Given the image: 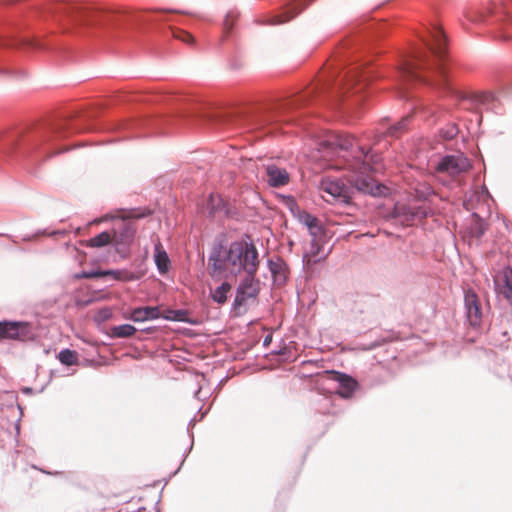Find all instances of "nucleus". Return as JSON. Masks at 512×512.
Listing matches in <instances>:
<instances>
[{"label":"nucleus","mask_w":512,"mask_h":512,"mask_svg":"<svg viewBox=\"0 0 512 512\" xmlns=\"http://www.w3.org/2000/svg\"><path fill=\"white\" fill-rule=\"evenodd\" d=\"M195 423H196V418L194 417L188 423V427H187L188 432H190V429H192L194 427Z\"/></svg>","instance_id":"nucleus-41"},{"label":"nucleus","mask_w":512,"mask_h":512,"mask_svg":"<svg viewBox=\"0 0 512 512\" xmlns=\"http://www.w3.org/2000/svg\"><path fill=\"white\" fill-rule=\"evenodd\" d=\"M462 100L469 101L475 108H484L495 114H502L503 108L500 100L490 91H478L470 93H458Z\"/></svg>","instance_id":"nucleus-10"},{"label":"nucleus","mask_w":512,"mask_h":512,"mask_svg":"<svg viewBox=\"0 0 512 512\" xmlns=\"http://www.w3.org/2000/svg\"><path fill=\"white\" fill-rule=\"evenodd\" d=\"M111 240H113L111 238V235L108 232L104 231L99 233L95 237L91 238L89 240V246L96 248L104 247L107 244H109Z\"/></svg>","instance_id":"nucleus-32"},{"label":"nucleus","mask_w":512,"mask_h":512,"mask_svg":"<svg viewBox=\"0 0 512 512\" xmlns=\"http://www.w3.org/2000/svg\"><path fill=\"white\" fill-rule=\"evenodd\" d=\"M418 218H426L435 213V207L432 205L433 199L436 198L434 190L426 184L418 183Z\"/></svg>","instance_id":"nucleus-15"},{"label":"nucleus","mask_w":512,"mask_h":512,"mask_svg":"<svg viewBox=\"0 0 512 512\" xmlns=\"http://www.w3.org/2000/svg\"><path fill=\"white\" fill-rule=\"evenodd\" d=\"M415 78L414 65L411 59L405 58L397 70V90L401 99H409Z\"/></svg>","instance_id":"nucleus-12"},{"label":"nucleus","mask_w":512,"mask_h":512,"mask_svg":"<svg viewBox=\"0 0 512 512\" xmlns=\"http://www.w3.org/2000/svg\"><path fill=\"white\" fill-rule=\"evenodd\" d=\"M59 361L67 366H71L77 363L78 357L75 351L70 349H63L58 354Z\"/></svg>","instance_id":"nucleus-31"},{"label":"nucleus","mask_w":512,"mask_h":512,"mask_svg":"<svg viewBox=\"0 0 512 512\" xmlns=\"http://www.w3.org/2000/svg\"><path fill=\"white\" fill-rule=\"evenodd\" d=\"M485 232L486 224L479 216H477V221L470 228L471 236L476 239H481Z\"/></svg>","instance_id":"nucleus-33"},{"label":"nucleus","mask_w":512,"mask_h":512,"mask_svg":"<svg viewBox=\"0 0 512 512\" xmlns=\"http://www.w3.org/2000/svg\"><path fill=\"white\" fill-rule=\"evenodd\" d=\"M128 318L133 322L152 321L161 318V312L158 306L136 307L131 310Z\"/></svg>","instance_id":"nucleus-22"},{"label":"nucleus","mask_w":512,"mask_h":512,"mask_svg":"<svg viewBox=\"0 0 512 512\" xmlns=\"http://www.w3.org/2000/svg\"><path fill=\"white\" fill-rule=\"evenodd\" d=\"M0 45H24L31 48L42 49L44 45L35 39H4L0 38Z\"/></svg>","instance_id":"nucleus-28"},{"label":"nucleus","mask_w":512,"mask_h":512,"mask_svg":"<svg viewBox=\"0 0 512 512\" xmlns=\"http://www.w3.org/2000/svg\"><path fill=\"white\" fill-rule=\"evenodd\" d=\"M201 393V387H199L196 391H195V397L196 398H199V394Z\"/></svg>","instance_id":"nucleus-43"},{"label":"nucleus","mask_w":512,"mask_h":512,"mask_svg":"<svg viewBox=\"0 0 512 512\" xmlns=\"http://www.w3.org/2000/svg\"><path fill=\"white\" fill-rule=\"evenodd\" d=\"M329 146L342 154L345 178L351 186L339 179H323L320 189L323 199L331 204L349 205L353 197V188L374 197L385 195L388 188L374 179L373 173L379 170L380 156L350 135L335 134L327 141Z\"/></svg>","instance_id":"nucleus-1"},{"label":"nucleus","mask_w":512,"mask_h":512,"mask_svg":"<svg viewBox=\"0 0 512 512\" xmlns=\"http://www.w3.org/2000/svg\"><path fill=\"white\" fill-rule=\"evenodd\" d=\"M123 272L120 270H90V271H82L80 273H76L74 275L75 279H92V278H101L111 276L115 280H124L122 277ZM127 278H125L126 280Z\"/></svg>","instance_id":"nucleus-24"},{"label":"nucleus","mask_w":512,"mask_h":512,"mask_svg":"<svg viewBox=\"0 0 512 512\" xmlns=\"http://www.w3.org/2000/svg\"><path fill=\"white\" fill-rule=\"evenodd\" d=\"M458 132L459 130L456 124H449L440 130V136L444 140H452L458 134Z\"/></svg>","instance_id":"nucleus-34"},{"label":"nucleus","mask_w":512,"mask_h":512,"mask_svg":"<svg viewBox=\"0 0 512 512\" xmlns=\"http://www.w3.org/2000/svg\"><path fill=\"white\" fill-rule=\"evenodd\" d=\"M161 318L167 321L191 323L188 319V312L184 309H167L163 315L161 314Z\"/></svg>","instance_id":"nucleus-27"},{"label":"nucleus","mask_w":512,"mask_h":512,"mask_svg":"<svg viewBox=\"0 0 512 512\" xmlns=\"http://www.w3.org/2000/svg\"><path fill=\"white\" fill-rule=\"evenodd\" d=\"M496 291L512 305V268L505 266L502 269L501 281L495 280Z\"/></svg>","instance_id":"nucleus-19"},{"label":"nucleus","mask_w":512,"mask_h":512,"mask_svg":"<svg viewBox=\"0 0 512 512\" xmlns=\"http://www.w3.org/2000/svg\"><path fill=\"white\" fill-rule=\"evenodd\" d=\"M90 127L73 126L69 123H59L53 126L50 130L38 133L36 135L19 139L17 137L9 139L4 147L1 149L5 153H10L18 150L23 155L31 153H39L43 155L44 159H48L53 155L59 154L62 151L50 152L46 147L54 138H62L68 136L70 133L81 132L84 130H91Z\"/></svg>","instance_id":"nucleus-5"},{"label":"nucleus","mask_w":512,"mask_h":512,"mask_svg":"<svg viewBox=\"0 0 512 512\" xmlns=\"http://www.w3.org/2000/svg\"><path fill=\"white\" fill-rule=\"evenodd\" d=\"M158 12H161V13H169V12H172V11H171V10H164V9H162V10H158Z\"/></svg>","instance_id":"nucleus-45"},{"label":"nucleus","mask_w":512,"mask_h":512,"mask_svg":"<svg viewBox=\"0 0 512 512\" xmlns=\"http://www.w3.org/2000/svg\"><path fill=\"white\" fill-rule=\"evenodd\" d=\"M135 229L128 223H121L120 227L114 229L113 242L117 251L126 248L134 239Z\"/></svg>","instance_id":"nucleus-18"},{"label":"nucleus","mask_w":512,"mask_h":512,"mask_svg":"<svg viewBox=\"0 0 512 512\" xmlns=\"http://www.w3.org/2000/svg\"><path fill=\"white\" fill-rule=\"evenodd\" d=\"M272 341V336L271 335H267L264 340H263V345L264 346H268Z\"/></svg>","instance_id":"nucleus-40"},{"label":"nucleus","mask_w":512,"mask_h":512,"mask_svg":"<svg viewBox=\"0 0 512 512\" xmlns=\"http://www.w3.org/2000/svg\"><path fill=\"white\" fill-rule=\"evenodd\" d=\"M320 245L318 244L316 237H312L311 243H310V250L308 253L304 254L303 261L309 264L317 263L318 261L322 260L323 257H318V254L320 252Z\"/></svg>","instance_id":"nucleus-29"},{"label":"nucleus","mask_w":512,"mask_h":512,"mask_svg":"<svg viewBox=\"0 0 512 512\" xmlns=\"http://www.w3.org/2000/svg\"><path fill=\"white\" fill-rule=\"evenodd\" d=\"M258 251L252 242L238 240L226 246L223 240L213 243L208 267L212 277L236 276L242 272L255 275L258 269Z\"/></svg>","instance_id":"nucleus-3"},{"label":"nucleus","mask_w":512,"mask_h":512,"mask_svg":"<svg viewBox=\"0 0 512 512\" xmlns=\"http://www.w3.org/2000/svg\"><path fill=\"white\" fill-rule=\"evenodd\" d=\"M466 160L459 158L455 155H446L441 158L437 164L439 172H445L450 175L456 176L465 171Z\"/></svg>","instance_id":"nucleus-16"},{"label":"nucleus","mask_w":512,"mask_h":512,"mask_svg":"<svg viewBox=\"0 0 512 512\" xmlns=\"http://www.w3.org/2000/svg\"><path fill=\"white\" fill-rule=\"evenodd\" d=\"M468 18L478 25L502 28L512 22V0L493 2L482 10L469 14Z\"/></svg>","instance_id":"nucleus-6"},{"label":"nucleus","mask_w":512,"mask_h":512,"mask_svg":"<svg viewBox=\"0 0 512 512\" xmlns=\"http://www.w3.org/2000/svg\"><path fill=\"white\" fill-rule=\"evenodd\" d=\"M205 414H206V412L201 414L200 420L204 417Z\"/></svg>","instance_id":"nucleus-47"},{"label":"nucleus","mask_w":512,"mask_h":512,"mask_svg":"<svg viewBox=\"0 0 512 512\" xmlns=\"http://www.w3.org/2000/svg\"><path fill=\"white\" fill-rule=\"evenodd\" d=\"M417 109H418V114H419V113H420V111H421V105H420V103H419V102H418Z\"/></svg>","instance_id":"nucleus-46"},{"label":"nucleus","mask_w":512,"mask_h":512,"mask_svg":"<svg viewBox=\"0 0 512 512\" xmlns=\"http://www.w3.org/2000/svg\"><path fill=\"white\" fill-rule=\"evenodd\" d=\"M259 292V280L255 279V275H246L236 288V295L231 306L232 310L237 314H242L246 311L249 302L257 298Z\"/></svg>","instance_id":"nucleus-7"},{"label":"nucleus","mask_w":512,"mask_h":512,"mask_svg":"<svg viewBox=\"0 0 512 512\" xmlns=\"http://www.w3.org/2000/svg\"><path fill=\"white\" fill-rule=\"evenodd\" d=\"M267 267L275 285L280 286L286 282L288 267L281 258L277 257L276 259H268Z\"/></svg>","instance_id":"nucleus-21"},{"label":"nucleus","mask_w":512,"mask_h":512,"mask_svg":"<svg viewBox=\"0 0 512 512\" xmlns=\"http://www.w3.org/2000/svg\"><path fill=\"white\" fill-rule=\"evenodd\" d=\"M43 473H46L48 475H54V473L50 472V471H45V470H42ZM55 474H58V472H55Z\"/></svg>","instance_id":"nucleus-44"},{"label":"nucleus","mask_w":512,"mask_h":512,"mask_svg":"<svg viewBox=\"0 0 512 512\" xmlns=\"http://www.w3.org/2000/svg\"><path fill=\"white\" fill-rule=\"evenodd\" d=\"M292 201H295V200L290 199L289 209H290L291 213L293 214V216L297 218V210H296V207L293 205Z\"/></svg>","instance_id":"nucleus-39"},{"label":"nucleus","mask_w":512,"mask_h":512,"mask_svg":"<svg viewBox=\"0 0 512 512\" xmlns=\"http://www.w3.org/2000/svg\"><path fill=\"white\" fill-rule=\"evenodd\" d=\"M292 203L297 210V220L308 228L312 237H316L321 230L318 218L306 211L301 210L296 201H292Z\"/></svg>","instance_id":"nucleus-23"},{"label":"nucleus","mask_w":512,"mask_h":512,"mask_svg":"<svg viewBox=\"0 0 512 512\" xmlns=\"http://www.w3.org/2000/svg\"><path fill=\"white\" fill-rule=\"evenodd\" d=\"M501 87H502L503 92H509L510 90H512V86H509L506 84H501Z\"/></svg>","instance_id":"nucleus-42"},{"label":"nucleus","mask_w":512,"mask_h":512,"mask_svg":"<svg viewBox=\"0 0 512 512\" xmlns=\"http://www.w3.org/2000/svg\"><path fill=\"white\" fill-rule=\"evenodd\" d=\"M305 101H306V99L299 98V99L280 102L277 105L273 106L270 111H268L262 115L255 116L253 119H250L247 123V129L248 130L261 129L264 126L270 125L274 122H278V121H280L279 114L281 112L291 109L294 106H298V105L304 103Z\"/></svg>","instance_id":"nucleus-9"},{"label":"nucleus","mask_w":512,"mask_h":512,"mask_svg":"<svg viewBox=\"0 0 512 512\" xmlns=\"http://www.w3.org/2000/svg\"><path fill=\"white\" fill-rule=\"evenodd\" d=\"M232 286L228 282H223L220 286L216 287L211 291V298L217 304H224L227 301L228 294L231 291Z\"/></svg>","instance_id":"nucleus-25"},{"label":"nucleus","mask_w":512,"mask_h":512,"mask_svg":"<svg viewBox=\"0 0 512 512\" xmlns=\"http://www.w3.org/2000/svg\"><path fill=\"white\" fill-rule=\"evenodd\" d=\"M363 64L343 56L333 65L321 85L317 88L321 93H330L335 100L340 101L350 90L354 94L361 93L366 87L368 74H363Z\"/></svg>","instance_id":"nucleus-4"},{"label":"nucleus","mask_w":512,"mask_h":512,"mask_svg":"<svg viewBox=\"0 0 512 512\" xmlns=\"http://www.w3.org/2000/svg\"><path fill=\"white\" fill-rule=\"evenodd\" d=\"M464 308L469 324L474 328L479 327L483 319V310L479 297L473 289L464 291Z\"/></svg>","instance_id":"nucleus-13"},{"label":"nucleus","mask_w":512,"mask_h":512,"mask_svg":"<svg viewBox=\"0 0 512 512\" xmlns=\"http://www.w3.org/2000/svg\"><path fill=\"white\" fill-rule=\"evenodd\" d=\"M222 199L218 196L210 195L209 206L211 207V213H215L221 209Z\"/></svg>","instance_id":"nucleus-36"},{"label":"nucleus","mask_w":512,"mask_h":512,"mask_svg":"<svg viewBox=\"0 0 512 512\" xmlns=\"http://www.w3.org/2000/svg\"><path fill=\"white\" fill-rule=\"evenodd\" d=\"M35 337L33 327L24 321L0 322V339H12L19 341L32 340Z\"/></svg>","instance_id":"nucleus-11"},{"label":"nucleus","mask_w":512,"mask_h":512,"mask_svg":"<svg viewBox=\"0 0 512 512\" xmlns=\"http://www.w3.org/2000/svg\"><path fill=\"white\" fill-rule=\"evenodd\" d=\"M266 181L269 186L278 188L285 186L289 182V173L286 169L276 165H268L266 168Z\"/></svg>","instance_id":"nucleus-20"},{"label":"nucleus","mask_w":512,"mask_h":512,"mask_svg":"<svg viewBox=\"0 0 512 512\" xmlns=\"http://www.w3.org/2000/svg\"><path fill=\"white\" fill-rule=\"evenodd\" d=\"M238 13L234 10H230L227 12L225 19H224V28L226 31H229L232 29L234 25V21L237 19Z\"/></svg>","instance_id":"nucleus-35"},{"label":"nucleus","mask_w":512,"mask_h":512,"mask_svg":"<svg viewBox=\"0 0 512 512\" xmlns=\"http://www.w3.org/2000/svg\"><path fill=\"white\" fill-rule=\"evenodd\" d=\"M174 36L176 38H179L181 41L189 43V44L194 42L193 36L185 31H178L174 34Z\"/></svg>","instance_id":"nucleus-37"},{"label":"nucleus","mask_w":512,"mask_h":512,"mask_svg":"<svg viewBox=\"0 0 512 512\" xmlns=\"http://www.w3.org/2000/svg\"><path fill=\"white\" fill-rule=\"evenodd\" d=\"M328 378L337 384L336 393L342 398L348 399L352 397L358 383L351 376L338 372L328 371Z\"/></svg>","instance_id":"nucleus-14"},{"label":"nucleus","mask_w":512,"mask_h":512,"mask_svg":"<svg viewBox=\"0 0 512 512\" xmlns=\"http://www.w3.org/2000/svg\"><path fill=\"white\" fill-rule=\"evenodd\" d=\"M410 121L411 116H407L403 118L401 121H399L397 124L391 126L386 132L377 133L374 136L372 145L379 146V151L382 149H387L388 144L387 141L385 140L386 137H397L400 132L406 129Z\"/></svg>","instance_id":"nucleus-17"},{"label":"nucleus","mask_w":512,"mask_h":512,"mask_svg":"<svg viewBox=\"0 0 512 512\" xmlns=\"http://www.w3.org/2000/svg\"><path fill=\"white\" fill-rule=\"evenodd\" d=\"M48 12L58 20H69L72 22H90L96 12L88 7L68 3L51 4Z\"/></svg>","instance_id":"nucleus-8"},{"label":"nucleus","mask_w":512,"mask_h":512,"mask_svg":"<svg viewBox=\"0 0 512 512\" xmlns=\"http://www.w3.org/2000/svg\"><path fill=\"white\" fill-rule=\"evenodd\" d=\"M449 40L435 18L418 21V85L454 92L449 81Z\"/></svg>","instance_id":"nucleus-2"},{"label":"nucleus","mask_w":512,"mask_h":512,"mask_svg":"<svg viewBox=\"0 0 512 512\" xmlns=\"http://www.w3.org/2000/svg\"><path fill=\"white\" fill-rule=\"evenodd\" d=\"M360 101H361L360 98H357L354 102H351V103L349 101H347L345 109H347V111L352 110L354 107L359 105Z\"/></svg>","instance_id":"nucleus-38"},{"label":"nucleus","mask_w":512,"mask_h":512,"mask_svg":"<svg viewBox=\"0 0 512 512\" xmlns=\"http://www.w3.org/2000/svg\"><path fill=\"white\" fill-rule=\"evenodd\" d=\"M154 258L158 272L161 275L166 274L170 267V259L166 251L156 248Z\"/></svg>","instance_id":"nucleus-26"},{"label":"nucleus","mask_w":512,"mask_h":512,"mask_svg":"<svg viewBox=\"0 0 512 512\" xmlns=\"http://www.w3.org/2000/svg\"><path fill=\"white\" fill-rule=\"evenodd\" d=\"M137 329L131 324H121L111 328L112 335L116 338H128L136 333Z\"/></svg>","instance_id":"nucleus-30"}]
</instances>
